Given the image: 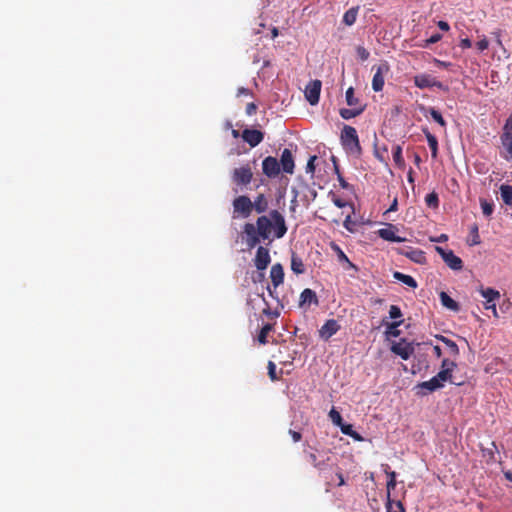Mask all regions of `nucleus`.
Masks as SVG:
<instances>
[{"label": "nucleus", "instance_id": "20", "mask_svg": "<svg viewBox=\"0 0 512 512\" xmlns=\"http://www.w3.org/2000/svg\"><path fill=\"white\" fill-rule=\"evenodd\" d=\"M391 351L399 355L403 360H408L413 353V348L410 344L394 343L391 347Z\"/></svg>", "mask_w": 512, "mask_h": 512}, {"label": "nucleus", "instance_id": "1", "mask_svg": "<svg viewBox=\"0 0 512 512\" xmlns=\"http://www.w3.org/2000/svg\"><path fill=\"white\" fill-rule=\"evenodd\" d=\"M272 229H274L276 238H282L287 232L284 216L278 210H271L269 217L264 215L258 217L256 226L252 223H246L243 231L247 236L248 247H255L260 239H269Z\"/></svg>", "mask_w": 512, "mask_h": 512}, {"label": "nucleus", "instance_id": "25", "mask_svg": "<svg viewBox=\"0 0 512 512\" xmlns=\"http://www.w3.org/2000/svg\"><path fill=\"white\" fill-rule=\"evenodd\" d=\"M359 7H352L348 9L343 15V23L347 26H352L357 19Z\"/></svg>", "mask_w": 512, "mask_h": 512}, {"label": "nucleus", "instance_id": "62", "mask_svg": "<svg viewBox=\"0 0 512 512\" xmlns=\"http://www.w3.org/2000/svg\"><path fill=\"white\" fill-rule=\"evenodd\" d=\"M438 27L443 31H448L450 28L449 24L446 21L442 20L438 22Z\"/></svg>", "mask_w": 512, "mask_h": 512}, {"label": "nucleus", "instance_id": "17", "mask_svg": "<svg viewBox=\"0 0 512 512\" xmlns=\"http://www.w3.org/2000/svg\"><path fill=\"white\" fill-rule=\"evenodd\" d=\"M443 387V384L438 382L437 378L434 376L428 381H424L419 383L416 388L419 389L417 394L419 395H426L427 393L434 392L437 389H440Z\"/></svg>", "mask_w": 512, "mask_h": 512}, {"label": "nucleus", "instance_id": "7", "mask_svg": "<svg viewBox=\"0 0 512 512\" xmlns=\"http://www.w3.org/2000/svg\"><path fill=\"white\" fill-rule=\"evenodd\" d=\"M435 250L452 270L459 271L463 268V261L460 257L456 256L452 250L444 249L440 246H436Z\"/></svg>", "mask_w": 512, "mask_h": 512}, {"label": "nucleus", "instance_id": "19", "mask_svg": "<svg viewBox=\"0 0 512 512\" xmlns=\"http://www.w3.org/2000/svg\"><path fill=\"white\" fill-rule=\"evenodd\" d=\"M330 247L335 252V254L337 255L338 261L340 263L346 264L345 269H347V270H349V269L357 270V267L349 260L347 255L344 253V251L340 248V246L338 244H336L335 242H331L330 243Z\"/></svg>", "mask_w": 512, "mask_h": 512}, {"label": "nucleus", "instance_id": "27", "mask_svg": "<svg viewBox=\"0 0 512 512\" xmlns=\"http://www.w3.org/2000/svg\"><path fill=\"white\" fill-rule=\"evenodd\" d=\"M452 368H445L441 369L435 377L437 378L438 382L444 385V382L450 381L451 383H454L456 385H461V383H456L452 380Z\"/></svg>", "mask_w": 512, "mask_h": 512}, {"label": "nucleus", "instance_id": "4", "mask_svg": "<svg viewBox=\"0 0 512 512\" xmlns=\"http://www.w3.org/2000/svg\"><path fill=\"white\" fill-rule=\"evenodd\" d=\"M234 217L248 218L252 213V201L246 195H241L233 200Z\"/></svg>", "mask_w": 512, "mask_h": 512}, {"label": "nucleus", "instance_id": "6", "mask_svg": "<svg viewBox=\"0 0 512 512\" xmlns=\"http://www.w3.org/2000/svg\"><path fill=\"white\" fill-rule=\"evenodd\" d=\"M413 81L415 86L420 89L437 87L438 89L443 90L445 92L449 90L448 86L444 85L442 82L438 81L435 77H433L430 74H418L414 76Z\"/></svg>", "mask_w": 512, "mask_h": 512}, {"label": "nucleus", "instance_id": "23", "mask_svg": "<svg viewBox=\"0 0 512 512\" xmlns=\"http://www.w3.org/2000/svg\"><path fill=\"white\" fill-rule=\"evenodd\" d=\"M439 297L441 304L447 309L455 312L460 310L459 304L455 300H453L446 292L442 291L439 294Z\"/></svg>", "mask_w": 512, "mask_h": 512}, {"label": "nucleus", "instance_id": "34", "mask_svg": "<svg viewBox=\"0 0 512 512\" xmlns=\"http://www.w3.org/2000/svg\"><path fill=\"white\" fill-rule=\"evenodd\" d=\"M339 428L343 434L352 437L354 440H357V441L362 440V437L355 430H353V426L351 424H346L343 422L339 426Z\"/></svg>", "mask_w": 512, "mask_h": 512}, {"label": "nucleus", "instance_id": "5", "mask_svg": "<svg viewBox=\"0 0 512 512\" xmlns=\"http://www.w3.org/2000/svg\"><path fill=\"white\" fill-rule=\"evenodd\" d=\"M372 70L375 71L372 78V89L375 92H380L383 90L385 75L389 72L390 66L387 61H383L379 65L373 66Z\"/></svg>", "mask_w": 512, "mask_h": 512}, {"label": "nucleus", "instance_id": "55", "mask_svg": "<svg viewBox=\"0 0 512 512\" xmlns=\"http://www.w3.org/2000/svg\"><path fill=\"white\" fill-rule=\"evenodd\" d=\"M484 307L486 310H491L494 317H499L495 303L484 304Z\"/></svg>", "mask_w": 512, "mask_h": 512}, {"label": "nucleus", "instance_id": "22", "mask_svg": "<svg viewBox=\"0 0 512 512\" xmlns=\"http://www.w3.org/2000/svg\"><path fill=\"white\" fill-rule=\"evenodd\" d=\"M479 293L481 294V296L483 298L486 299L485 304L492 303L500 298V292L498 290H496L494 288H490V287L484 288L483 286H481L479 288Z\"/></svg>", "mask_w": 512, "mask_h": 512}, {"label": "nucleus", "instance_id": "51", "mask_svg": "<svg viewBox=\"0 0 512 512\" xmlns=\"http://www.w3.org/2000/svg\"><path fill=\"white\" fill-rule=\"evenodd\" d=\"M403 320L394 321L389 324V328L391 329V334L395 337L399 335V330L397 328L402 324Z\"/></svg>", "mask_w": 512, "mask_h": 512}, {"label": "nucleus", "instance_id": "58", "mask_svg": "<svg viewBox=\"0 0 512 512\" xmlns=\"http://www.w3.org/2000/svg\"><path fill=\"white\" fill-rule=\"evenodd\" d=\"M434 63L438 66V67H441V68H449L450 66H452V63L450 62H445V61H441V60H438V59H434Z\"/></svg>", "mask_w": 512, "mask_h": 512}, {"label": "nucleus", "instance_id": "63", "mask_svg": "<svg viewBox=\"0 0 512 512\" xmlns=\"http://www.w3.org/2000/svg\"><path fill=\"white\" fill-rule=\"evenodd\" d=\"M374 155H375V157H376L378 160H380L381 162L387 163V162H386V159H385V158H384V156H383V153H381L379 150H377V149H376V150L374 151Z\"/></svg>", "mask_w": 512, "mask_h": 512}, {"label": "nucleus", "instance_id": "31", "mask_svg": "<svg viewBox=\"0 0 512 512\" xmlns=\"http://www.w3.org/2000/svg\"><path fill=\"white\" fill-rule=\"evenodd\" d=\"M318 303V300H317V296H316V293L309 289V288H306L302 291L301 295H300V304H305V303Z\"/></svg>", "mask_w": 512, "mask_h": 512}, {"label": "nucleus", "instance_id": "43", "mask_svg": "<svg viewBox=\"0 0 512 512\" xmlns=\"http://www.w3.org/2000/svg\"><path fill=\"white\" fill-rule=\"evenodd\" d=\"M346 102L349 106H356L358 104V99L354 96L353 87H349L345 94Z\"/></svg>", "mask_w": 512, "mask_h": 512}, {"label": "nucleus", "instance_id": "59", "mask_svg": "<svg viewBox=\"0 0 512 512\" xmlns=\"http://www.w3.org/2000/svg\"><path fill=\"white\" fill-rule=\"evenodd\" d=\"M333 203L335 204V206H337L338 208H343L347 205V202L338 198V197H334L333 198Z\"/></svg>", "mask_w": 512, "mask_h": 512}, {"label": "nucleus", "instance_id": "29", "mask_svg": "<svg viewBox=\"0 0 512 512\" xmlns=\"http://www.w3.org/2000/svg\"><path fill=\"white\" fill-rule=\"evenodd\" d=\"M387 512H405V508L401 501H395L391 499L389 493L387 494V503H386Z\"/></svg>", "mask_w": 512, "mask_h": 512}, {"label": "nucleus", "instance_id": "36", "mask_svg": "<svg viewBox=\"0 0 512 512\" xmlns=\"http://www.w3.org/2000/svg\"><path fill=\"white\" fill-rule=\"evenodd\" d=\"M438 339L440 341H442L447 346V348L449 349V352L452 355H454V356L459 355L458 345L453 340H451L445 336H439Z\"/></svg>", "mask_w": 512, "mask_h": 512}, {"label": "nucleus", "instance_id": "11", "mask_svg": "<svg viewBox=\"0 0 512 512\" xmlns=\"http://www.w3.org/2000/svg\"><path fill=\"white\" fill-rule=\"evenodd\" d=\"M262 170L267 177L274 178L280 173V163L275 157L268 156L262 162Z\"/></svg>", "mask_w": 512, "mask_h": 512}, {"label": "nucleus", "instance_id": "57", "mask_svg": "<svg viewBox=\"0 0 512 512\" xmlns=\"http://www.w3.org/2000/svg\"><path fill=\"white\" fill-rule=\"evenodd\" d=\"M471 46H472V42H471V40H470V39H468V38H463V39H461V41H460V47H461L462 49H468V48H471Z\"/></svg>", "mask_w": 512, "mask_h": 512}, {"label": "nucleus", "instance_id": "64", "mask_svg": "<svg viewBox=\"0 0 512 512\" xmlns=\"http://www.w3.org/2000/svg\"><path fill=\"white\" fill-rule=\"evenodd\" d=\"M433 352L437 358H440L442 356V350L438 345L433 347Z\"/></svg>", "mask_w": 512, "mask_h": 512}, {"label": "nucleus", "instance_id": "54", "mask_svg": "<svg viewBox=\"0 0 512 512\" xmlns=\"http://www.w3.org/2000/svg\"><path fill=\"white\" fill-rule=\"evenodd\" d=\"M289 435L292 437L293 442L297 443L302 439V434L298 431L289 430Z\"/></svg>", "mask_w": 512, "mask_h": 512}, {"label": "nucleus", "instance_id": "60", "mask_svg": "<svg viewBox=\"0 0 512 512\" xmlns=\"http://www.w3.org/2000/svg\"><path fill=\"white\" fill-rule=\"evenodd\" d=\"M241 95H251V91L244 87H239L237 90V97H240Z\"/></svg>", "mask_w": 512, "mask_h": 512}, {"label": "nucleus", "instance_id": "16", "mask_svg": "<svg viewBox=\"0 0 512 512\" xmlns=\"http://www.w3.org/2000/svg\"><path fill=\"white\" fill-rule=\"evenodd\" d=\"M279 163H280V168H282L283 172H285L287 174H293L295 164H294L292 152L289 149L285 148L282 151Z\"/></svg>", "mask_w": 512, "mask_h": 512}, {"label": "nucleus", "instance_id": "13", "mask_svg": "<svg viewBox=\"0 0 512 512\" xmlns=\"http://www.w3.org/2000/svg\"><path fill=\"white\" fill-rule=\"evenodd\" d=\"M241 137L251 147H256L263 141L264 133L257 129H244Z\"/></svg>", "mask_w": 512, "mask_h": 512}, {"label": "nucleus", "instance_id": "8", "mask_svg": "<svg viewBox=\"0 0 512 512\" xmlns=\"http://www.w3.org/2000/svg\"><path fill=\"white\" fill-rule=\"evenodd\" d=\"M253 178V173L249 164L235 168L232 173V180L238 186L248 185Z\"/></svg>", "mask_w": 512, "mask_h": 512}, {"label": "nucleus", "instance_id": "49", "mask_svg": "<svg viewBox=\"0 0 512 512\" xmlns=\"http://www.w3.org/2000/svg\"><path fill=\"white\" fill-rule=\"evenodd\" d=\"M441 38H442L441 34L435 33L425 41V45H423V47H428L432 44H435V43L439 42L441 40Z\"/></svg>", "mask_w": 512, "mask_h": 512}, {"label": "nucleus", "instance_id": "32", "mask_svg": "<svg viewBox=\"0 0 512 512\" xmlns=\"http://www.w3.org/2000/svg\"><path fill=\"white\" fill-rule=\"evenodd\" d=\"M364 111L363 107L360 108H342L340 109L339 113L340 116L345 119L349 120L351 118L357 117Z\"/></svg>", "mask_w": 512, "mask_h": 512}, {"label": "nucleus", "instance_id": "12", "mask_svg": "<svg viewBox=\"0 0 512 512\" xmlns=\"http://www.w3.org/2000/svg\"><path fill=\"white\" fill-rule=\"evenodd\" d=\"M271 262L269 250L263 246H259L254 258L255 267L259 271H264Z\"/></svg>", "mask_w": 512, "mask_h": 512}, {"label": "nucleus", "instance_id": "52", "mask_svg": "<svg viewBox=\"0 0 512 512\" xmlns=\"http://www.w3.org/2000/svg\"><path fill=\"white\" fill-rule=\"evenodd\" d=\"M257 111V105L254 102L248 103L246 106V114L251 116Z\"/></svg>", "mask_w": 512, "mask_h": 512}, {"label": "nucleus", "instance_id": "38", "mask_svg": "<svg viewBox=\"0 0 512 512\" xmlns=\"http://www.w3.org/2000/svg\"><path fill=\"white\" fill-rule=\"evenodd\" d=\"M330 420L332 421V423L336 426H340L342 423H343V419H342V416L341 414L335 409V407H332V409L330 410L329 414H328Z\"/></svg>", "mask_w": 512, "mask_h": 512}, {"label": "nucleus", "instance_id": "39", "mask_svg": "<svg viewBox=\"0 0 512 512\" xmlns=\"http://www.w3.org/2000/svg\"><path fill=\"white\" fill-rule=\"evenodd\" d=\"M423 133L425 134V137L427 139L428 145L430 149L437 148L438 147V140L437 138L430 133L428 128L422 129Z\"/></svg>", "mask_w": 512, "mask_h": 512}, {"label": "nucleus", "instance_id": "14", "mask_svg": "<svg viewBox=\"0 0 512 512\" xmlns=\"http://www.w3.org/2000/svg\"><path fill=\"white\" fill-rule=\"evenodd\" d=\"M341 326L338 321L335 319L327 320L319 330V336L325 341L329 340L333 335H335Z\"/></svg>", "mask_w": 512, "mask_h": 512}, {"label": "nucleus", "instance_id": "2", "mask_svg": "<svg viewBox=\"0 0 512 512\" xmlns=\"http://www.w3.org/2000/svg\"><path fill=\"white\" fill-rule=\"evenodd\" d=\"M341 145L344 150L352 155L359 157L362 154V148L360 145L357 131L350 125H344L340 134Z\"/></svg>", "mask_w": 512, "mask_h": 512}, {"label": "nucleus", "instance_id": "53", "mask_svg": "<svg viewBox=\"0 0 512 512\" xmlns=\"http://www.w3.org/2000/svg\"><path fill=\"white\" fill-rule=\"evenodd\" d=\"M476 46H477L479 51H484L489 46L488 40L486 38H483V39H481L480 41H478L476 43Z\"/></svg>", "mask_w": 512, "mask_h": 512}, {"label": "nucleus", "instance_id": "9", "mask_svg": "<svg viewBox=\"0 0 512 512\" xmlns=\"http://www.w3.org/2000/svg\"><path fill=\"white\" fill-rule=\"evenodd\" d=\"M322 82L318 79L310 81L305 87V98L310 105H316L319 102Z\"/></svg>", "mask_w": 512, "mask_h": 512}, {"label": "nucleus", "instance_id": "10", "mask_svg": "<svg viewBox=\"0 0 512 512\" xmlns=\"http://www.w3.org/2000/svg\"><path fill=\"white\" fill-rule=\"evenodd\" d=\"M397 253L400 255H404L411 261L417 264H423L426 262V256L424 251L418 248H413L410 246H404L401 248H397Z\"/></svg>", "mask_w": 512, "mask_h": 512}, {"label": "nucleus", "instance_id": "33", "mask_svg": "<svg viewBox=\"0 0 512 512\" xmlns=\"http://www.w3.org/2000/svg\"><path fill=\"white\" fill-rule=\"evenodd\" d=\"M500 194L503 202L506 205L512 206V186L505 184L501 185Z\"/></svg>", "mask_w": 512, "mask_h": 512}, {"label": "nucleus", "instance_id": "56", "mask_svg": "<svg viewBox=\"0 0 512 512\" xmlns=\"http://www.w3.org/2000/svg\"><path fill=\"white\" fill-rule=\"evenodd\" d=\"M452 368V370L456 367V363L453 362V361H450L448 359H443L442 361V364H441V368L442 369H445V368Z\"/></svg>", "mask_w": 512, "mask_h": 512}, {"label": "nucleus", "instance_id": "50", "mask_svg": "<svg viewBox=\"0 0 512 512\" xmlns=\"http://www.w3.org/2000/svg\"><path fill=\"white\" fill-rule=\"evenodd\" d=\"M317 159V156H311L307 162L306 165V173L314 174L315 172V165L314 162Z\"/></svg>", "mask_w": 512, "mask_h": 512}, {"label": "nucleus", "instance_id": "30", "mask_svg": "<svg viewBox=\"0 0 512 512\" xmlns=\"http://www.w3.org/2000/svg\"><path fill=\"white\" fill-rule=\"evenodd\" d=\"M393 277L411 288L417 287L416 280L410 275L396 271L394 272Z\"/></svg>", "mask_w": 512, "mask_h": 512}, {"label": "nucleus", "instance_id": "35", "mask_svg": "<svg viewBox=\"0 0 512 512\" xmlns=\"http://www.w3.org/2000/svg\"><path fill=\"white\" fill-rule=\"evenodd\" d=\"M273 330V324L266 323L260 330L258 334V342L262 345H265L267 341L268 334Z\"/></svg>", "mask_w": 512, "mask_h": 512}, {"label": "nucleus", "instance_id": "28", "mask_svg": "<svg viewBox=\"0 0 512 512\" xmlns=\"http://www.w3.org/2000/svg\"><path fill=\"white\" fill-rule=\"evenodd\" d=\"M291 270L295 274H303L305 272V266L302 259L295 253H293L291 257Z\"/></svg>", "mask_w": 512, "mask_h": 512}, {"label": "nucleus", "instance_id": "37", "mask_svg": "<svg viewBox=\"0 0 512 512\" xmlns=\"http://www.w3.org/2000/svg\"><path fill=\"white\" fill-rule=\"evenodd\" d=\"M480 205H481L483 214L486 217H490L494 211V204L491 202H488L485 199H480Z\"/></svg>", "mask_w": 512, "mask_h": 512}, {"label": "nucleus", "instance_id": "40", "mask_svg": "<svg viewBox=\"0 0 512 512\" xmlns=\"http://www.w3.org/2000/svg\"><path fill=\"white\" fill-rule=\"evenodd\" d=\"M470 234H471V241H469L468 244L470 246H474V245L480 244L481 240H480V236H479L478 226L477 225H473L471 227Z\"/></svg>", "mask_w": 512, "mask_h": 512}, {"label": "nucleus", "instance_id": "26", "mask_svg": "<svg viewBox=\"0 0 512 512\" xmlns=\"http://www.w3.org/2000/svg\"><path fill=\"white\" fill-rule=\"evenodd\" d=\"M393 161L395 165L402 169L405 167V160L402 155V147L400 145H395L392 148Z\"/></svg>", "mask_w": 512, "mask_h": 512}, {"label": "nucleus", "instance_id": "44", "mask_svg": "<svg viewBox=\"0 0 512 512\" xmlns=\"http://www.w3.org/2000/svg\"><path fill=\"white\" fill-rule=\"evenodd\" d=\"M388 481H387V494L391 493V490L396 487V473L394 471L388 473ZM391 496V494H389Z\"/></svg>", "mask_w": 512, "mask_h": 512}, {"label": "nucleus", "instance_id": "45", "mask_svg": "<svg viewBox=\"0 0 512 512\" xmlns=\"http://www.w3.org/2000/svg\"><path fill=\"white\" fill-rule=\"evenodd\" d=\"M403 314L401 309L397 305H391L389 309V317L391 319H400Z\"/></svg>", "mask_w": 512, "mask_h": 512}, {"label": "nucleus", "instance_id": "18", "mask_svg": "<svg viewBox=\"0 0 512 512\" xmlns=\"http://www.w3.org/2000/svg\"><path fill=\"white\" fill-rule=\"evenodd\" d=\"M270 278L274 289H276L284 281V269L280 263H276L271 267Z\"/></svg>", "mask_w": 512, "mask_h": 512}, {"label": "nucleus", "instance_id": "3", "mask_svg": "<svg viewBox=\"0 0 512 512\" xmlns=\"http://www.w3.org/2000/svg\"><path fill=\"white\" fill-rule=\"evenodd\" d=\"M303 453L307 461L319 472L330 468L331 457L328 452H320L316 448L309 447V449H304Z\"/></svg>", "mask_w": 512, "mask_h": 512}, {"label": "nucleus", "instance_id": "15", "mask_svg": "<svg viewBox=\"0 0 512 512\" xmlns=\"http://www.w3.org/2000/svg\"><path fill=\"white\" fill-rule=\"evenodd\" d=\"M397 228L393 224H388L387 227L377 231L380 238L391 242H403L405 238L396 235Z\"/></svg>", "mask_w": 512, "mask_h": 512}, {"label": "nucleus", "instance_id": "21", "mask_svg": "<svg viewBox=\"0 0 512 512\" xmlns=\"http://www.w3.org/2000/svg\"><path fill=\"white\" fill-rule=\"evenodd\" d=\"M268 209V199L264 194H258L254 201H252V210L261 214Z\"/></svg>", "mask_w": 512, "mask_h": 512}, {"label": "nucleus", "instance_id": "61", "mask_svg": "<svg viewBox=\"0 0 512 512\" xmlns=\"http://www.w3.org/2000/svg\"><path fill=\"white\" fill-rule=\"evenodd\" d=\"M336 476H337V478H338V480H339V482H338V484H337V485H338V486H343V485H345V480H344L343 474H342V472H341L340 470L336 472Z\"/></svg>", "mask_w": 512, "mask_h": 512}, {"label": "nucleus", "instance_id": "41", "mask_svg": "<svg viewBox=\"0 0 512 512\" xmlns=\"http://www.w3.org/2000/svg\"><path fill=\"white\" fill-rule=\"evenodd\" d=\"M501 143L509 154L506 159H512V136H501Z\"/></svg>", "mask_w": 512, "mask_h": 512}, {"label": "nucleus", "instance_id": "24", "mask_svg": "<svg viewBox=\"0 0 512 512\" xmlns=\"http://www.w3.org/2000/svg\"><path fill=\"white\" fill-rule=\"evenodd\" d=\"M420 110L426 115V113L428 112L431 117L433 118V120L435 122H437L441 127H446V121L445 119L442 117L441 113L439 111H437L435 108H426L425 106H421L420 107Z\"/></svg>", "mask_w": 512, "mask_h": 512}, {"label": "nucleus", "instance_id": "46", "mask_svg": "<svg viewBox=\"0 0 512 512\" xmlns=\"http://www.w3.org/2000/svg\"><path fill=\"white\" fill-rule=\"evenodd\" d=\"M501 136H512V115L507 118Z\"/></svg>", "mask_w": 512, "mask_h": 512}, {"label": "nucleus", "instance_id": "47", "mask_svg": "<svg viewBox=\"0 0 512 512\" xmlns=\"http://www.w3.org/2000/svg\"><path fill=\"white\" fill-rule=\"evenodd\" d=\"M356 53L361 61H366L370 56L369 51L363 46H358L356 48Z\"/></svg>", "mask_w": 512, "mask_h": 512}, {"label": "nucleus", "instance_id": "48", "mask_svg": "<svg viewBox=\"0 0 512 512\" xmlns=\"http://www.w3.org/2000/svg\"><path fill=\"white\" fill-rule=\"evenodd\" d=\"M267 368H268V375H269L270 379L272 381L279 380V377L276 374V365H275V363L272 362V361H269Z\"/></svg>", "mask_w": 512, "mask_h": 512}, {"label": "nucleus", "instance_id": "42", "mask_svg": "<svg viewBox=\"0 0 512 512\" xmlns=\"http://www.w3.org/2000/svg\"><path fill=\"white\" fill-rule=\"evenodd\" d=\"M425 202L429 207L437 208L439 205V198L435 192L429 193L425 197Z\"/></svg>", "mask_w": 512, "mask_h": 512}]
</instances>
